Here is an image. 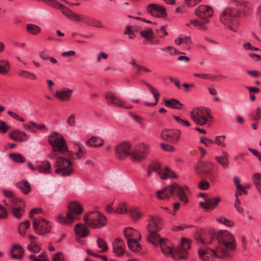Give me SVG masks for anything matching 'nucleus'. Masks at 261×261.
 Returning a JSON list of instances; mask_svg holds the SVG:
<instances>
[{"mask_svg":"<svg viewBox=\"0 0 261 261\" xmlns=\"http://www.w3.org/2000/svg\"><path fill=\"white\" fill-rule=\"evenodd\" d=\"M104 144V141L101 138L93 136L86 141V144L92 147L101 146Z\"/></svg>","mask_w":261,"mask_h":261,"instance_id":"c756f323","label":"nucleus"},{"mask_svg":"<svg viewBox=\"0 0 261 261\" xmlns=\"http://www.w3.org/2000/svg\"><path fill=\"white\" fill-rule=\"evenodd\" d=\"M18 74L19 76L27 79L32 80L37 79V76L35 74L27 70H20L18 72Z\"/></svg>","mask_w":261,"mask_h":261,"instance_id":"c03bdc74","label":"nucleus"},{"mask_svg":"<svg viewBox=\"0 0 261 261\" xmlns=\"http://www.w3.org/2000/svg\"><path fill=\"white\" fill-rule=\"evenodd\" d=\"M225 138L226 137L225 135L217 136L215 138V140L214 141L215 144L222 147H225L226 146L225 143Z\"/></svg>","mask_w":261,"mask_h":261,"instance_id":"5fc2aeb1","label":"nucleus"},{"mask_svg":"<svg viewBox=\"0 0 261 261\" xmlns=\"http://www.w3.org/2000/svg\"><path fill=\"white\" fill-rule=\"evenodd\" d=\"M75 233L77 240L85 238L89 236V230L84 224L82 223L77 224L74 228Z\"/></svg>","mask_w":261,"mask_h":261,"instance_id":"b1692460","label":"nucleus"},{"mask_svg":"<svg viewBox=\"0 0 261 261\" xmlns=\"http://www.w3.org/2000/svg\"><path fill=\"white\" fill-rule=\"evenodd\" d=\"M160 146L162 149L166 151L172 152L174 150V146L170 144L162 143Z\"/></svg>","mask_w":261,"mask_h":261,"instance_id":"e2e57ef3","label":"nucleus"},{"mask_svg":"<svg viewBox=\"0 0 261 261\" xmlns=\"http://www.w3.org/2000/svg\"><path fill=\"white\" fill-rule=\"evenodd\" d=\"M167 25H162L160 29L156 30V34L160 38H164L168 35V33L166 31Z\"/></svg>","mask_w":261,"mask_h":261,"instance_id":"6e6d98bb","label":"nucleus"},{"mask_svg":"<svg viewBox=\"0 0 261 261\" xmlns=\"http://www.w3.org/2000/svg\"><path fill=\"white\" fill-rule=\"evenodd\" d=\"M84 220L87 226L93 229L104 226L107 222L106 217L98 211H91L86 214Z\"/></svg>","mask_w":261,"mask_h":261,"instance_id":"20e7f679","label":"nucleus"},{"mask_svg":"<svg viewBox=\"0 0 261 261\" xmlns=\"http://www.w3.org/2000/svg\"><path fill=\"white\" fill-rule=\"evenodd\" d=\"M205 202H200V205L203 208L208 210H214L216 208L218 203L221 201V198L219 196L210 198L206 197L205 198Z\"/></svg>","mask_w":261,"mask_h":261,"instance_id":"aec40b11","label":"nucleus"},{"mask_svg":"<svg viewBox=\"0 0 261 261\" xmlns=\"http://www.w3.org/2000/svg\"><path fill=\"white\" fill-rule=\"evenodd\" d=\"M33 228L34 232L40 236L48 233L52 228L51 223L46 219L38 217L33 222Z\"/></svg>","mask_w":261,"mask_h":261,"instance_id":"1a4fd4ad","label":"nucleus"},{"mask_svg":"<svg viewBox=\"0 0 261 261\" xmlns=\"http://www.w3.org/2000/svg\"><path fill=\"white\" fill-rule=\"evenodd\" d=\"M139 240H134L127 242V245L129 249L135 252H138L141 250V246L138 242Z\"/></svg>","mask_w":261,"mask_h":261,"instance_id":"4c0bfd02","label":"nucleus"},{"mask_svg":"<svg viewBox=\"0 0 261 261\" xmlns=\"http://www.w3.org/2000/svg\"><path fill=\"white\" fill-rule=\"evenodd\" d=\"M97 246L100 249V250L97 251L96 253L105 252L108 250V245L103 239L100 238H97Z\"/></svg>","mask_w":261,"mask_h":261,"instance_id":"de8ad7c7","label":"nucleus"},{"mask_svg":"<svg viewBox=\"0 0 261 261\" xmlns=\"http://www.w3.org/2000/svg\"><path fill=\"white\" fill-rule=\"evenodd\" d=\"M160 245L162 252L166 255L172 254L175 253V251L173 252V248L171 242L168 240H163L159 244Z\"/></svg>","mask_w":261,"mask_h":261,"instance_id":"bb28decb","label":"nucleus"},{"mask_svg":"<svg viewBox=\"0 0 261 261\" xmlns=\"http://www.w3.org/2000/svg\"><path fill=\"white\" fill-rule=\"evenodd\" d=\"M149 234L147 239L149 242L154 246L159 245L161 242L164 239H162L160 236L157 233L158 231H148Z\"/></svg>","mask_w":261,"mask_h":261,"instance_id":"cd10ccee","label":"nucleus"},{"mask_svg":"<svg viewBox=\"0 0 261 261\" xmlns=\"http://www.w3.org/2000/svg\"><path fill=\"white\" fill-rule=\"evenodd\" d=\"M48 142L53 147V152L58 151L61 154L68 151L67 145L63 136L57 133H53L48 137Z\"/></svg>","mask_w":261,"mask_h":261,"instance_id":"423d86ee","label":"nucleus"},{"mask_svg":"<svg viewBox=\"0 0 261 261\" xmlns=\"http://www.w3.org/2000/svg\"><path fill=\"white\" fill-rule=\"evenodd\" d=\"M54 166L56 168L55 172L62 176L70 175L73 171L72 162L70 159L65 157H58Z\"/></svg>","mask_w":261,"mask_h":261,"instance_id":"39448f33","label":"nucleus"},{"mask_svg":"<svg viewBox=\"0 0 261 261\" xmlns=\"http://www.w3.org/2000/svg\"><path fill=\"white\" fill-rule=\"evenodd\" d=\"M190 116L196 124L202 126L205 124L211 117L210 111L204 108H196L192 110Z\"/></svg>","mask_w":261,"mask_h":261,"instance_id":"6e6552de","label":"nucleus"},{"mask_svg":"<svg viewBox=\"0 0 261 261\" xmlns=\"http://www.w3.org/2000/svg\"><path fill=\"white\" fill-rule=\"evenodd\" d=\"M175 186H176V183L167 186L163 189L158 191L156 196L161 200L168 199L175 192Z\"/></svg>","mask_w":261,"mask_h":261,"instance_id":"a211bd4d","label":"nucleus"},{"mask_svg":"<svg viewBox=\"0 0 261 261\" xmlns=\"http://www.w3.org/2000/svg\"><path fill=\"white\" fill-rule=\"evenodd\" d=\"M124 234L127 240V242L134 240H140L141 234L140 232L133 228H126L124 229Z\"/></svg>","mask_w":261,"mask_h":261,"instance_id":"5701e85b","label":"nucleus"},{"mask_svg":"<svg viewBox=\"0 0 261 261\" xmlns=\"http://www.w3.org/2000/svg\"><path fill=\"white\" fill-rule=\"evenodd\" d=\"M73 90L66 88H63L57 90L55 96L61 101H67L71 98Z\"/></svg>","mask_w":261,"mask_h":261,"instance_id":"4be33fe9","label":"nucleus"},{"mask_svg":"<svg viewBox=\"0 0 261 261\" xmlns=\"http://www.w3.org/2000/svg\"><path fill=\"white\" fill-rule=\"evenodd\" d=\"M146 10L150 15L155 17L164 18L167 16L165 8L159 4H149L146 7Z\"/></svg>","mask_w":261,"mask_h":261,"instance_id":"2eb2a0df","label":"nucleus"},{"mask_svg":"<svg viewBox=\"0 0 261 261\" xmlns=\"http://www.w3.org/2000/svg\"><path fill=\"white\" fill-rule=\"evenodd\" d=\"M44 3L46 5H48L55 9L61 10L64 8V5L60 4L56 0H38Z\"/></svg>","mask_w":261,"mask_h":261,"instance_id":"58836bf2","label":"nucleus"},{"mask_svg":"<svg viewBox=\"0 0 261 261\" xmlns=\"http://www.w3.org/2000/svg\"><path fill=\"white\" fill-rule=\"evenodd\" d=\"M27 32L32 35H37L41 31L40 28L35 24L29 23L27 25Z\"/></svg>","mask_w":261,"mask_h":261,"instance_id":"37998d69","label":"nucleus"},{"mask_svg":"<svg viewBox=\"0 0 261 261\" xmlns=\"http://www.w3.org/2000/svg\"><path fill=\"white\" fill-rule=\"evenodd\" d=\"M239 13L234 8H227L224 9L220 14V19L221 22L229 30L236 32L239 25L237 17Z\"/></svg>","mask_w":261,"mask_h":261,"instance_id":"f03ea898","label":"nucleus"},{"mask_svg":"<svg viewBox=\"0 0 261 261\" xmlns=\"http://www.w3.org/2000/svg\"><path fill=\"white\" fill-rule=\"evenodd\" d=\"M11 254L13 259H21L23 256L24 249L20 245L15 244L12 247Z\"/></svg>","mask_w":261,"mask_h":261,"instance_id":"393cba45","label":"nucleus"},{"mask_svg":"<svg viewBox=\"0 0 261 261\" xmlns=\"http://www.w3.org/2000/svg\"><path fill=\"white\" fill-rule=\"evenodd\" d=\"M9 136L12 140L15 141L25 142L28 140L27 134L24 132L18 130L11 132Z\"/></svg>","mask_w":261,"mask_h":261,"instance_id":"a878e982","label":"nucleus"},{"mask_svg":"<svg viewBox=\"0 0 261 261\" xmlns=\"http://www.w3.org/2000/svg\"><path fill=\"white\" fill-rule=\"evenodd\" d=\"M195 13L196 15L199 17L208 19L213 16V11L211 7L202 5L195 9Z\"/></svg>","mask_w":261,"mask_h":261,"instance_id":"6ab92c4d","label":"nucleus"},{"mask_svg":"<svg viewBox=\"0 0 261 261\" xmlns=\"http://www.w3.org/2000/svg\"><path fill=\"white\" fill-rule=\"evenodd\" d=\"M52 261H65V259L62 253L58 252L54 255Z\"/></svg>","mask_w":261,"mask_h":261,"instance_id":"774afa93","label":"nucleus"},{"mask_svg":"<svg viewBox=\"0 0 261 261\" xmlns=\"http://www.w3.org/2000/svg\"><path fill=\"white\" fill-rule=\"evenodd\" d=\"M42 210L41 208H34L31 210L29 213V217L31 219L34 220V215L40 214Z\"/></svg>","mask_w":261,"mask_h":261,"instance_id":"0e129e2a","label":"nucleus"},{"mask_svg":"<svg viewBox=\"0 0 261 261\" xmlns=\"http://www.w3.org/2000/svg\"><path fill=\"white\" fill-rule=\"evenodd\" d=\"M127 212L125 204L121 203L115 210V212L118 214H124Z\"/></svg>","mask_w":261,"mask_h":261,"instance_id":"680f3d73","label":"nucleus"},{"mask_svg":"<svg viewBox=\"0 0 261 261\" xmlns=\"http://www.w3.org/2000/svg\"><path fill=\"white\" fill-rule=\"evenodd\" d=\"M125 244L123 240L116 239L113 243V252L118 256H121L124 254Z\"/></svg>","mask_w":261,"mask_h":261,"instance_id":"412c9836","label":"nucleus"},{"mask_svg":"<svg viewBox=\"0 0 261 261\" xmlns=\"http://www.w3.org/2000/svg\"><path fill=\"white\" fill-rule=\"evenodd\" d=\"M30 227V223L28 220L21 222L18 226V231L19 233L23 236L25 234L26 230Z\"/></svg>","mask_w":261,"mask_h":261,"instance_id":"a19ab883","label":"nucleus"},{"mask_svg":"<svg viewBox=\"0 0 261 261\" xmlns=\"http://www.w3.org/2000/svg\"><path fill=\"white\" fill-rule=\"evenodd\" d=\"M217 238L219 245L215 250H199V256L201 259L204 261H211L212 259L208 256L209 254L212 257L219 258H229L231 257L230 252L235 251L237 248L233 235L228 231L222 230L218 232Z\"/></svg>","mask_w":261,"mask_h":261,"instance_id":"f257e3e1","label":"nucleus"},{"mask_svg":"<svg viewBox=\"0 0 261 261\" xmlns=\"http://www.w3.org/2000/svg\"><path fill=\"white\" fill-rule=\"evenodd\" d=\"M10 211L13 216L16 219H20L22 216L24 214L25 207L24 205L17 206L15 207H12V208L10 209Z\"/></svg>","mask_w":261,"mask_h":261,"instance_id":"473e14b6","label":"nucleus"},{"mask_svg":"<svg viewBox=\"0 0 261 261\" xmlns=\"http://www.w3.org/2000/svg\"><path fill=\"white\" fill-rule=\"evenodd\" d=\"M149 153V147L147 144L141 143L136 145L130 152V160L135 163H140L145 160Z\"/></svg>","mask_w":261,"mask_h":261,"instance_id":"0eeeda50","label":"nucleus"},{"mask_svg":"<svg viewBox=\"0 0 261 261\" xmlns=\"http://www.w3.org/2000/svg\"><path fill=\"white\" fill-rule=\"evenodd\" d=\"M86 153V150L84 146L81 145H79V149L77 152L75 153L76 155L79 158H81Z\"/></svg>","mask_w":261,"mask_h":261,"instance_id":"69168bd1","label":"nucleus"},{"mask_svg":"<svg viewBox=\"0 0 261 261\" xmlns=\"http://www.w3.org/2000/svg\"><path fill=\"white\" fill-rule=\"evenodd\" d=\"M27 249L33 253H38L41 250L40 245L37 244L35 241H32L28 245Z\"/></svg>","mask_w":261,"mask_h":261,"instance_id":"a18cd8bd","label":"nucleus"},{"mask_svg":"<svg viewBox=\"0 0 261 261\" xmlns=\"http://www.w3.org/2000/svg\"><path fill=\"white\" fill-rule=\"evenodd\" d=\"M210 20L207 18H202L200 20L194 19L190 21V23L193 24L194 27L198 28L199 29L205 31L207 30V27L206 24L208 23Z\"/></svg>","mask_w":261,"mask_h":261,"instance_id":"c85d7f7f","label":"nucleus"},{"mask_svg":"<svg viewBox=\"0 0 261 261\" xmlns=\"http://www.w3.org/2000/svg\"><path fill=\"white\" fill-rule=\"evenodd\" d=\"M164 102L166 107L173 109H182L183 105L177 99L172 98L170 100L165 99Z\"/></svg>","mask_w":261,"mask_h":261,"instance_id":"7c9ffc66","label":"nucleus"},{"mask_svg":"<svg viewBox=\"0 0 261 261\" xmlns=\"http://www.w3.org/2000/svg\"><path fill=\"white\" fill-rule=\"evenodd\" d=\"M16 187L25 195L29 194L32 190L30 183L25 180H22L18 182L16 184Z\"/></svg>","mask_w":261,"mask_h":261,"instance_id":"2f4dec72","label":"nucleus"},{"mask_svg":"<svg viewBox=\"0 0 261 261\" xmlns=\"http://www.w3.org/2000/svg\"><path fill=\"white\" fill-rule=\"evenodd\" d=\"M193 75L201 79L208 80L211 81H214L216 80V76L213 74L205 73H194Z\"/></svg>","mask_w":261,"mask_h":261,"instance_id":"8fccbe9b","label":"nucleus"},{"mask_svg":"<svg viewBox=\"0 0 261 261\" xmlns=\"http://www.w3.org/2000/svg\"><path fill=\"white\" fill-rule=\"evenodd\" d=\"M234 207L237 211L241 214H243L244 212V210L243 207L241 206V201L237 195H236V201L234 203Z\"/></svg>","mask_w":261,"mask_h":261,"instance_id":"bf43d9fd","label":"nucleus"},{"mask_svg":"<svg viewBox=\"0 0 261 261\" xmlns=\"http://www.w3.org/2000/svg\"><path fill=\"white\" fill-rule=\"evenodd\" d=\"M82 205L77 202H71L68 205V211L64 217L59 215L57 217L58 222L63 225L71 224L77 218L75 215H79L83 212Z\"/></svg>","mask_w":261,"mask_h":261,"instance_id":"7ed1b4c3","label":"nucleus"},{"mask_svg":"<svg viewBox=\"0 0 261 261\" xmlns=\"http://www.w3.org/2000/svg\"><path fill=\"white\" fill-rule=\"evenodd\" d=\"M236 4L237 6H241L243 9H250L251 5L247 2L243 0H236Z\"/></svg>","mask_w":261,"mask_h":261,"instance_id":"13d9d810","label":"nucleus"},{"mask_svg":"<svg viewBox=\"0 0 261 261\" xmlns=\"http://www.w3.org/2000/svg\"><path fill=\"white\" fill-rule=\"evenodd\" d=\"M140 34L142 37L145 38L147 40L152 42L153 38V33L151 28H148L146 30H142L140 32Z\"/></svg>","mask_w":261,"mask_h":261,"instance_id":"ea45409f","label":"nucleus"},{"mask_svg":"<svg viewBox=\"0 0 261 261\" xmlns=\"http://www.w3.org/2000/svg\"><path fill=\"white\" fill-rule=\"evenodd\" d=\"M191 38L189 36H186L185 38H179L175 40V43L176 45H179L181 43H185L186 44H190L191 43Z\"/></svg>","mask_w":261,"mask_h":261,"instance_id":"864d4df0","label":"nucleus"},{"mask_svg":"<svg viewBox=\"0 0 261 261\" xmlns=\"http://www.w3.org/2000/svg\"><path fill=\"white\" fill-rule=\"evenodd\" d=\"M22 201V199L16 198L13 196L12 198L9 199V203H6V205L8 206L10 209L12 208V207L17 206V204L18 202Z\"/></svg>","mask_w":261,"mask_h":261,"instance_id":"603ef678","label":"nucleus"},{"mask_svg":"<svg viewBox=\"0 0 261 261\" xmlns=\"http://www.w3.org/2000/svg\"><path fill=\"white\" fill-rule=\"evenodd\" d=\"M37 170L40 173H50L51 172L50 164L47 161H44L41 162L40 165L37 166Z\"/></svg>","mask_w":261,"mask_h":261,"instance_id":"72a5a7b5","label":"nucleus"},{"mask_svg":"<svg viewBox=\"0 0 261 261\" xmlns=\"http://www.w3.org/2000/svg\"><path fill=\"white\" fill-rule=\"evenodd\" d=\"M212 165L210 162H198L194 166V171L198 175H203L211 180L213 179Z\"/></svg>","mask_w":261,"mask_h":261,"instance_id":"9d476101","label":"nucleus"},{"mask_svg":"<svg viewBox=\"0 0 261 261\" xmlns=\"http://www.w3.org/2000/svg\"><path fill=\"white\" fill-rule=\"evenodd\" d=\"M148 222V231H160L163 228L162 219L159 216H149Z\"/></svg>","mask_w":261,"mask_h":261,"instance_id":"dca6fc26","label":"nucleus"},{"mask_svg":"<svg viewBox=\"0 0 261 261\" xmlns=\"http://www.w3.org/2000/svg\"><path fill=\"white\" fill-rule=\"evenodd\" d=\"M200 141L207 147H210L215 144L214 141L206 137H201Z\"/></svg>","mask_w":261,"mask_h":261,"instance_id":"052dcab7","label":"nucleus"},{"mask_svg":"<svg viewBox=\"0 0 261 261\" xmlns=\"http://www.w3.org/2000/svg\"><path fill=\"white\" fill-rule=\"evenodd\" d=\"M252 180L258 192L261 194V173H256L252 175Z\"/></svg>","mask_w":261,"mask_h":261,"instance_id":"79ce46f5","label":"nucleus"},{"mask_svg":"<svg viewBox=\"0 0 261 261\" xmlns=\"http://www.w3.org/2000/svg\"><path fill=\"white\" fill-rule=\"evenodd\" d=\"M9 158L16 163H23L25 161L24 158L20 154L11 153L9 154Z\"/></svg>","mask_w":261,"mask_h":261,"instance_id":"3c124183","label":"nucleus"},{"mask_svg":"<svg viewBox=\"0 0 261 261\" xmlns=\"http://www.w3.org/2000/svg\"><path fill=\"white\" fill-rule=\"evenodd\" d=\"M179 199L186 204L189 202L188 195L190 193L189 188L187 186H180L176 184L175 186V192Z\"/></svg>","mask_w":261,"mask_h":261,"instance_id":"f3484780","label":"nucleus"},{"mask_svg":"<svg viewBox=\"0 0 261 261\" xmlns=\"http://www.w3.org/2000/svg\"><path fill=\"white\" fill-rule=\"evenodd\" d=\"M105 98L107 102L110 105L120 107L126 109H130L132 108L130 105L126 106L124 101L117 97L115 94L112 92H108L106 94Z\"/></svg>","mask_w":261,"mask_h":261,"instance_id":"4468645a","label":"nucleus"},{"mask_svg":"<svg viewBox=\"0 0 261 261\" xmlns=\"http://www.w3.org/2000/svg\"><path fill=\"white\" fill-rule=\"evenodd\" d=\"M10 70V65L8 61L2 60L0 61V73L6 74Z\"/></svg>","mask_w":261,"mask_h":261,"instance_id":"49530a36","label":"nucleus"},{"mask_svg":"<svg viewBox=\"0 0 261 261\" xmlns=\"http://www.w3.org/2000/svg\"><path fill=\"white\" fill-rule=\"evenodd\" d=\"M129 213L133 219H138L142 216V213L140 212L137 207H132L129 210Z\"/></svg>","mask_w":261,"mask_h":261,"instance_id":"09e8293b","label":"nucleus"},{"mask_svg":"<svg viewBox=\"0 0 261 261\" xmlns=\"http://www.w3.org/2000/svg\"><path fill=\"white\" fill-rule=\"evenodd\" d=\"M159 175L162 179L168 178H175L176 177L175 173L171 170L168 167H166L164 169L162 170V171H159Z\"/></svg>","mask_w":261,"mask_h":261,"instance_id":"f704fd0d","label":"nucleus"},{"mask_svg":"<svg viewBox=\"0 0 261 261\" xmlns=\"http://www.w3.org/2000/svg\"><path fill=\"white\" fill-rule=\"evenodd\" d=\"M190 248V241L185 238L181 239V244L175 250L173 257L175 259H185L188 256L187 250Z\"/></svg>","mask_w":261,"mask_h":261,"instance_id":"ddd939ff","label":"nucleus"},{"mask_svg":"<svg viewBox=\"0 0 261 261\" xmlns=\"http://www.w3.org/2000/svg\"><path fill=\"white\" fill-rule=\"evenodd\" d=\"M63 15H65L68 18L70 19L73 11L67 8L64 5V8L60 10Z\"/></svg>","mask_w":261,"mask_h":261,"instance_id":"338daca9","label":"nucleus"},{"mask_svg":"<svg viewBox=\"0 0 261 261\" xmlns=\"http://www.w3.org/2000/svg\"><path fill=\"white\" fill-rule=\"evenodd\" d=\"M29 258L31 261H49L48 257L45 252H42L38 256L32 254L30 255Z\"/></svg>","mask_w":261,"mask_h":261,"instance_id":"e433bc0d","label":"nucleus"},{"mask_svg":"<svg viewBox=\"0 0 261 261\" xmlns=\"http://www.w3.org/2000/svg\"><path fill=\"white\" fill-rule=\"evenodd\" d=\"M174 118L175 119V120L182 126H186V127H189L190 126V123L188 121V120H184L182 119H181L180 117L177 116H176V115H174Z\"/></svg>","mask_w":261,"mask_h":261,"instance_id":"4d7b16f0","label":"nucleus"},{"mask_svg":"<svg viewBox=\"0 0 261 261\" xmlns=\"http://www.w3.org/2000/svg\"><path fill=\"white\" fill-rule=\"evenodd\" d=\"M181 135V131L177 129H164L162 130L161 137L166 141L171 143H176L178 142Z\"/></svg>","mask_w":261,"mask_h":261,"instance_id":"9b49d317","label":"nucleus"},{"mask_svg":"<svg viewBox=\"0 0 261 261\" xmlns=\"http://www.w3.org/2000/svg\"><path fill=\"white\" fill-rule=\"evenodd\" d=\"M131 144L124 142L115 147V155L118 160L123 161L130 154Z\"/></svg>","mask_w":261,"mask_h":261,"instance_id":"f8f14e48","label":"nucleus"},{"mask_svg":"<svg viewBox=\"0 0 261 261\" xmlns=\"http://www.w3.org/2000/svg\"><path fill=\"white\" fill-rule=\"evenodd\" d=\"M228 156V154L226 152H223V155L216 156L215 160L223 168L226 169L228 168L229 165Z\"/></svg>","mask_w":261,"mask_h":261,"instance_id":"c9c22d12","label":"nucleus"}]
</instances>
